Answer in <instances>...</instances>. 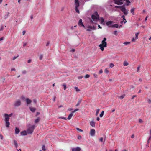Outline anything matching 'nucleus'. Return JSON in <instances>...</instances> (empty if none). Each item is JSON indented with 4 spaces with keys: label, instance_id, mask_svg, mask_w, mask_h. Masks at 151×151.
<instances>
[{
    "label": "nucleus",
    "instance_id": "nucleus-1",
    "mask_svg": "<svg viewBox=\"0 0 151 151\" xmlns=\"http://www.w3.org/2000/svg\"><path fill=\"white\" fill-rule=\"evenodd\" d=\"M126 1L127 4L126 5L128 6L129 5V4L130 3L129 0H114L115 3L118 5H121L123 4L124 1Z\"/></svg>",
    "mask_w": 151,
    "mask_h": 151
},
{
    "label": "nucleus",
    "instance_id": "nucleus-2",
    "mask_svg": "<svg viewBox=\"0 0 151 151\" xmlns=\"http://www.w3.org/2000/svg\"><path fill=\"white\" fill-rule=\"evenodd\" d=\"M106 38H104L103 40L102 41L101 44L99 45V47H100V49H101L102 51L104 50V47H106L107 46V43L106 42Z\"/></svg>",
    "mask_w": 151,
    "mask_h": 151
},
{
    "label": "nucleus",
    "instance_id": "nucleus-3",
    "mask_svg": "<svg viewBox=\"0 0 151 151\" xmlns=\"http://www.w3.org/2000/svg\"><path fill=\"white\" fill-rule=\"evenodd\" d=\"M115 7L120 8L121 10L123 12V13L125 15H127L128 14V10H127L125 7L123 6H115Z\"/></svg>",
    "mask_w": 151,
    "mask_h": 151
},
{
    "label": "nucleus",
    "instance_id": "nucleus-4",
    "mask_svg": "<svg viewBox=\"0 0 151 151\" xmlns=\"http://www.w3.org/2000/svg\"><path fill=\"white\" fill-rule=\"evenodd\" d=\"M91 18L94 21H97L99 20V16L97 12H94V14L92 15Z\"/></svg>",
    "mask_w": 151,
    "mask_h": 151
},
{
    "label": "nucleus",
    "instance_id": "nucleus-5",
    "mask_svg": "<svg viewBox=\"0 0 151 151\" xmlns=\"http://www.w3.org/2000/svg\"><path fill=\"white\" fill-rule=\"evenodd\" d=\"M74 4L75 5V10L76 12L78 13H79L80 12L78 8L80 6L79 0H75Z\"/></svg>",
    "mask_w": 151,
    "mask_h": 151
},
{
    "label": "nucleus",
    "instance_id": "nucleus-6",
    "mask_svg": "<svg viewBox=\"0 0 151 151\" xmlns=\"http://www.w3.org/2000/svg\"><path fill=\"white\" fill-rule=\"evenodd\" d=\"M35 126L32 125V126L29 127L27 130V132L28 134H32L34 130Z\"/></svg>",
    "mask_w": 151,
    "mask_h": 151
},
{
    "label": "nucleus",
    "instance_id": "nucleus-7",
    "mask_svg": "<svg viewBox=\"0 0 151 151\" xmlns=\"http://www.w3.org/2000/svg\"><path fill=\"white\" fill-rule=\"evenodd\" d=\"M88 29H86L87 31H91L92 30H95L96 29V27L93 25V26L88 25L87 27Z\"/></svg>",
    "mask_w": 151,
    "mask_h": 151
},
{
    "label": "nucleus",
    "instance_id": "nucleus-8",
    "mask_svg": "<svg viewBox=\"0 0 151 151\" xmlns=\"http://www.w3.org/2000/svg\"><path fill=\"white\" fill-rule=\"evenodd\" d=\"M21 104V101L19 99L17 100L16 101L14 105L15 107H18Z\"/></svg>",
    "mask_w": 151,
    "mask_h": 151
},
{
    "label": "nucleus",
    "instance_id": "nucleus-9",
    "mask_svg": "<svg viewBox=\"0 0 151 151\" xmlns=\"http://www.w3.org/2000/svg\"><path fill=\"white\" fill-rule=\"evenodd\" d=\"M78 24L79 26L81 27H83L84 29H86V27L85 26L83 25L82 19H81L79 20Z\"/></svg>",
    "mask_w": 151,
    "mask_h": 151
},
{
    "label": "nucleus",
    "instance_id": "nucleus-10",
    "mask_svg": "<svg viewBox=\"0 0 151 151\" xmlns=\"http://www.w3.org/2000/svg\"><path fill=\"white\" fill-rule=\"evenodd\" d=\"M95 133V131L94 129H91L90 132L89 134L91 136H93Z\"/></svg>",
    "mask_w": 151,
    "mask_h": 151
},
{
    "label": "nucleus",
    "instance_id": "nucleus-11",
    "mask_svg": "<svg viewBox=\"0 0 151 151\" xmlns=\"http://www.w3.org/2000/svg\"><path fill=\"white\" fill-rule=\"evenodd\" d=\"M81 148L79 147H77L76 148H73L72 149V151H80Z\"/></svg>",
    "mask_w": 151,
    "mask_h": 151
},
{
    "label": "nucleus",
    "instance_id": "nucleus-12",
    "mask_svg": "<svg viewBox=\"0 0 151 151\" xmlns=\"http://www.w3.org/2000/svg\"><path fill=\"white\" fill-rule=\"evenodd\" d=\"M25 100L26 103L27 104H30L32 102V101L28 98L26 99Z\"/></svg>",
    "mask_w": 151,
    "mask_h": 151
},
{
    "label": "nucleus",
    "instance_id": "nucleus-13",
    "mask_svg": "<svg viewBox=\"0 0 151 151\" xmlns=\"http://www.w3.org/2000/svg\"><path fill=\"white\" fill-rule=\"evenodd\" d=\"M113 23V22L112 21H109L107 22L106 23V25L108 26H109L110 25L112 24Z\"/></svg>",
    "mask_w": 151,
    "mask_h": 151
},
{
    "label": "nucleus",
    "instance_id": "nucleus-14",
    "mask_svg": "<svg viewBox=\"0 0 151 151\" xmlns=\"http://www.w3.org/2000/svg\"><path fill=\"white\" fill-rule=\"evenodd\" d=\"M90 125L91 126L93 127H94L95 126V122H94L91 121L90 122Z\"/></svg>",
    "mask_w": 151,
    "mask_h": 151
},
{
    "label": "nucleus",
    "instance_id": "nucleus-15",
    "mask_svg": "<svg viewBox=\"0 0 151 151\" xmlns=\"http://www.w3.org/2000/svg\"><path fill=\"white\" fill-rule=\"evenodd\" d=\"M73 115V113L72 112L71 114H70L68 116V117L67 118V119L68 120H70L71 118H72V116Z\"/></svg>",
    "mask_w": 151,
    "mask_h": 151
},
{
    "label": "nucleus",
    "instance_id": "nucleus-16",
    "mask_svg": "<svg viewBox=\"0 0 151 151\" xmlns=\"http://www.w3.org/2000/svg\"><path fill=\"white\" fill-rule=\"evenodd\" d=\"M20 134L22 135H26L27 134V132L25 131L21 132H20Z\"/></svg>",
    "mask_w": 151,
    "mask_h": 151
},
{
    "label": "nucleus",
    "instance_id": "nucleus-17",
    "mask_svg": "<svg viewBox=\"0 0 151 151\" xmlns=\"http://www.w3.org/2000/svg\"><path fill=\"white\" fill-rule=\"evenodd\" d=\"M109 27H111L112 28L115 27L117 28L119 27V25L117 24H115L111 26H109Z\"/></svg>",
    "mask_w": 151,
    "mask_h": 151
},
{
    "label": "nucleus",
    "instance_id": "nucleus-18",
    "mask_svg": "<svg viewBox=\"0 0 151 151\" xmlns=\"http://www.w3.org/2000/svg\"><path fill=\"white\" fill-rule=\"evenodd\" d=\"M81 102V99H79L78 100V102L77 104L76 105V106H78L80 104Z\"/></svg>",
    "mask_w": 151,
    "mask_h": 151
},
{
    "label": "nucleus",
    "instance_id": "nucleus-19",
    "mask_svg": "<svg viewBox=\"0 0 151 151\" xmlns=\"http://www.w3.org/2000/svg\"><path fill=\"white\" fill-rule=\"evenodd\" d=\"M20 132V130L19 129L16 127L15 129V133L16 134H18Z\"/></svg>",
    "mask_w": 151,
    "mask_h": 151
},
{
    "label": "nucleus",
    "instance_id": "nucleus-20",
    "mask_svg": "<svg viewBox=\"0 0 151 151\" xmlns=\"http://www.w3.org/2000/svg\"><path fill=\"white\" fill-rule=\"evenodd\" d=\"M5 125L6 127H9L10 125V123L9 121H6Z\"/></svg>",
    "mask_w": 151,
    "mask_h": 151
},
{
    "label": "nucleus",
    "instance_id": "nucleus-21",
    "mask_svg": "<svg viewBox=\"0 0 151 151\" xmlns=\"http://www.w3.org/2000/svg\"><path fill=\"white\" fill-rule=\"evenodd\" d=\"M30 109L31 111L34 112L36 110V109L33 107H30Z\"/></svg>",
    "mask_w": 151,
    "mask_h": 151
},
{
    "label": "nucleus",
    "instance_id": "nucleus-22",
    "mask_svg": "<svg viewBox=\"0 0 151 151\" xmlns=\"http://www.w3.org/2000/svg\"><path fill=\"white\" fill-rule=\"evenodd\" d=\"M134 9H135V8H133L131 9V10H130L131 13L133 15L135 14L134 13Z\"/></svg>",
    "mask_w": 151,
    "mask_h": 151
},
{
    "label": "nucleus",
    "instance_id": "nucleus-23",
    "mask_svg": "<svg viewBox=\"0 0 151 151\" xmlns=\"http://www.w3.org/2000/svg\"><path fill=\"white\" fill-rule=\"evenodd\" d=\"M5 121H9V117L8 116H5Z\"/></svg>",
    "mask_w": 151,
    "mask_h": 151
},
{
    "label": "nucleus",
    "instance_id": "nucleus-24",
    "mask_svg": "<svg viewBox=\"0 0 151 151\" xmlns=\"http://www.w3.org/2000/svg\"><path fill=\"white\" fill-rule=\"evenodd\" d=\"M14 142L16 148H17L18 147V145L17 143V141L16 140H14Z\"/></svg>",
    "mask_w": 151,
    "mask_h": 151
},
{
    "label": "nucleus",
    "instance_id": "nucleus-25",
    "mask_svg": "<svg viewBox=\"0 0 151 151\" xmlns=\"http://www.w3.org/2000/svg\"><path fill=\"white\" fill-rule=\"evenodd\" d=\"M139 34V32L135 33V36H136V37H135L136 39H137L138 38V36Z\"/></svg>",
    "mask_w": 151,
    "mask_h": 151
},
{
    "label": "nucleus",
    "instance_id": "nucleus-26",
    "mask_svg": "<svg viewBox=\"0 0 151 151\" xmlns=\"http://www.w3.org/2000/svg\"><path fill=\"white\" fill-rule=\"evenodd\" d=\"M104 111H103L101 112V113L100 114L99 116L100 117H102L104 114Z\"/></svg>",
    "mask_w": 151,
    "mask_h": 151
},
{
    "label": "nucleus",
    "instance_id": "nucleus-27",
    "mask_svg": "<svg viewBox=\"0 0 151 151\" xmlns=\"http://www.w3.org/2000/svg\"><path fill=\"white\" fill-rule=\"evenodd\" d=\"M12 115V114L11 113L9 115H8L7 114H4V116H8L9 117H11Z\"/></svg>",
    "mask_w": 151,
    "mask_h": 151
},
{
    "label": "nucleus",
    "instance_id": "nucleus-28",
    "mask_svg": "<svg viewBox=\"0 0 151 151\" xmlns=\"http://www.w3.org/2000/svg\"><path fill=\"white\" fill-rule=\"evenodd\" d=\"M99 111H100V109H97V110L96 111V116L98 115Z\"/></svg>",
    "mask_w": 151,
    "mask_h": 151
},
{
    "label": "nucleus",
    "instance_id": "nucleus-29",
    "mask_svg": "<svg viewBox=\"0 0 151 151\" xmlns=\"http://www.w3.org/2000/svg\"><path fill=\"white\" fill-rule=\"evenodd\" d=\"M123 65L124 66H127L128 65L129 63L127 62H124L123 63Z\"/></svg>",
    "mask_w": 151,
    "mask_h": 151
},
{
    "label": "nucleus",
    "instance_id": "nucleus-30",
    "mask_svg": "<svg viewBox=\"0 0 151 151\" xmlns=\"http://www.w3.org/2000/svg\"><path fill=\"white\" fill-rule=\"evenodd\" d=\"M101 23H102L104 22V19L103 18L101 17Z\"/></svg>",
    "mask_w": 151,
    "mask_h": 151
},
{
    "label": "nucleus",
    "instance_id": "nucleus-31",
    "mask_svg": "<svg viewBox=\"0 0 151 151\" xmlns=\"http://www.w3.org/2000/svg\"><path fill=\"white\" fill-rule=\"evenodd\" d=\"M63 86L64 90H65L66 89V85L65 83H63Z\"/></svg>",
    "mask_w": 151,
    "mask_h": 151
},
{
    "label": "nucleus",
    "instance_id": "nucleus-32",
    "mask_svg": "<svg viewBox=\"0 0 151 151\" xmlns=\"http://www.w3.org/2000/svg\"><path fill=\"white\" fill-rule=\"evenodd\" d=\"M125 96V95H121L120 96H119V98H120V99H123L124 97Z\"/></svg>",
    "mask_w": 151,
    "mask_h": 151
},
{
    "label": "nucleus",
    "instance_id": "nucleus-33",
    "mask_svg": "<svg viewBox=\"0 0 151 151\" xmlns=\"http://www.w3.org/2000/svg\"><path fill=\"white\" fill-rule=\"evenodd\" d=\"M39 120H39V118H37V119H35V123H38L39 122Z\"/></svg>",
    "mask_w": 151,
    "mask_h": 151
},
{
    "label": "nucleus",
    "instance_id": "nucleus-34",
    "mask_svg": "<svg viewBox=\"0 0 151 151\" xmlns=\"http://www.w3.org/2000/svg\"><path fill=\"white\" fill-rule=\"evenodd\" d=\"M76 129L78 131H79L80 132H83V131L82 130L78 128H76Z\"/></svg>",
    "mask_w": 151,
    "mask_h": 151
},
{
    "label": "nucleus",
    "instance_id": "nucleus-35",
    "mask_svg": "<svg viewBox=\"0 0 151 151\" xmlns=\"http://www.w3.org/2000/svg\"><path fill=\"white\" fill-rule=\"evenodd\" d=\"M90 77V75L88 74L86 75L84 77L85 78H87Z\"/></svg>",
    "mask_w": 151,
    "mask_h": 151
},
{
    "label": "nucleus",
    "instance_id": "nucleus-36",
    "mask_svg": "<svg viewBox=\"0 0 151 151\" xmlns=\"http://www.w3.org/2000/svg\"><path fill=\"white\" fill-rule=\"evenodd\" d=\"M75 89L76 91H80V90L78 88V87H75Z\"/></svg>",
    "mask_w": 151,
    "mask_h": 151
},
{
    "label": "nucleus",
    "instance_id": "nucleus-37",
    "mask_svg": "<svg viewBox=\"0 0 151 151\" xmlns=\"http://www.w3.org/2000/svg\"><path fill=\"white\" fill-rule=\"evenodd\" d=\"M43 56L42 54H41L40 55L39 58V59L40 60H41L43 58Z\"/></svg>",
    "mask_w": 151,
    "mask_h": 151
},
{
    "label": "nucleus",
    "instance_id": "nucleus-38",
    "mask_svg": "<svg viewBox=\"0 0 151 151\" xmlns=\"http://www.w3.org/2000/svg\"><path fill=\"white\" fill-rule=\"evenodd\" d=\"M130 42H125L124 43V44L125 45H127L128 44H129Z\"/></svg>",
    "mask_w": 151,
    "mask_h": 151
},
{
    "label": "nucleus",
    "instance_id": "nucleus-39",
    "mask_svg": "<svg viewBox=\"0 0 151 151\" xmlns=\"http://www.w3.org/2000/svg\"><path fill=\"white\" fill-rule=\"evenodd\" d=\"M136 39L135 38H132V42H134L135 41V40Z\"/></svg>",
    "mask_w": 151,
    "mask_h": 151
},
{
    "label": "nucleus",
    "instance_id": "nucleus-40",
    "mask_svg": "<svg viewBox=\"0 0 151 151\" xmlns=\"http://www.w3.org/2000/svg\"><path fill=\"white\" fill-rule=\"evenodd\" d=\"M19 55H17V56H14L13 57V60H15L16 58H17V57H19Z\"/></svg>",
    "mask_w": 151,
    "mask_h": 151
},
{
    "label": "nucleus",
    "instance_id": "nucleus-41",
    "mask_svg": "<svg viewBox=\"0 0 151 151\" xmlns=\"http://www.w3.org/2000/svg\"><path fill=\"white\" fill-rule=\"evenodd\" d=\"M4 29V27L3 25L1 26V28L0 29V31H2Z\"/></svg>",
    "mask_w": 151,
    "mask_h": 151
},
{
    "label": "nucleus",
    "instance_id": "nucleus-42",
    "mask_svg": "<svg viewBox=\"0 0 151 151\" xmlns=\"http://www.w3.org/2000/svg\"><path fill=\"white\" fill-rule=\"evenodd\" d=\"M42 149L43 150H45V145H43L42 147Z\"/></svg>",
    "mask_w": 151,
    "mask_h": 151
},
{
    "label": "nucleus",
    "instance_id": "nucleus-43",
    "mask_svg": "<svg viewBox=\"0 0 151 151\" xmlns=\"http://www.w3.org/2000/svg\"><path fill=\"white\" fill-rule=\"evenodd\" d=\"M103 137H101L99 139V141H100V142H102L103 141Z\"/></svg>",
    "mask_w": 151,
    "mask_h": 151
},
{
    "label": "nucleus",
    "instance_id": "nucleus-44",
    "mask_svg": "<svg viewBox=\"0 0 151 151\" xmlns=\"http://www.w3.org/2000/svg\"><path fill=\"white\" fill-rule=\"evenodd\" d=\"M117 31H114V34L116 35H117Z\"/></svg>",
    "mask_w": 151,
    "mask_h": 151
},
{
    "label": "nucleus",
    "instance_id": "nucleus-45",
    "mask_svg": "<svg viewBox=\"0 0 151 151\" xmlns=\"http://www.w3.org/2000/svg\"><path fill=\"white\" fill-rule=\"evenodd\" d=\"M83 77V76H78V78L79 79H81Z\"/></svg>",
    "mask_w": 151,
    "mask_h": 151
},
{
    "label": "nucleus",
    "instance_id": "nucleus-46",
    "mask_svg": "<svg viewBox=\"0 0 151 151\" xmlns=\"http://www.w3.org/2000/svg\"><path fill=\"white\" fill-rule=\"evenodd\" d=\"M21 98L22 100H24L25 99V97L24 96L22 95L21 96Z\"/></svg>",
    "mask_w": 151,
    "mask_h": 151
},
{
    "label": "nucleus",
    "instance_id": "nucleus-47",
    "mask_svg": "<svg viewBox=\"0 0 151 151\" xmlns=\"http://www.w3.org/2000/svg\"><path fill=\"white\" fill-rule=\"evenodd\" d=\"M79 109H75L73 111H72V112L73 113H74L75 112L78 111Z\"/></svg>",
    "mask_w": 151,
    "mask_h": 151
},
{
    "label": "nucleus",
    "instance_id": "nucleus-48",
    "mask_svg": "<svg viewBox=\"0 0 151 151\" xmlns=\"http://www.w3.org/2000/svg\"><path fill=\"white\" fill-rule=\"evenodd\" d=\"M114 65L112 63H110V67L111 68L113 67L114 66Z\"/></svg>",
    "mask_w": 151,
    "mask_h": 151
},
{
    "label": "nucleus",
    "instance_id": "nucleus-49",
    "mask_svg": "<svg viewBox=\"0 0 151 151\" xmlns=\"http://www.w3.org/2000/svg\"><path fill=\"white\" fill-rule=\"evenodd\" d=\"M27 73V72L26 70H23L22 71V73L23 74H25Z\"/></svg>",
    "mask_w": 151,
    "mask_h": 151
},
{
    "label": "nucleus",
    "instance_id": "nucleus-50",
    "mask_svg": "<svg viewBox=\"0 0 151 151\" xmlns=\"http://www.w3.org/2000/svg\"><path fill=\"white\" fill-rule=\"evenodd\" d=\"M139 68H140V67L139 66L137 68V72H139Z\"/></svg>",
    "mask_w": 151,
    "mask_h": 151
},
{
    "label": "nucleus",
    "instance_id": "nucleus-51",
    "mask_svg": "<svg viewBox=\"0 0 151 151\" xmlns=\"http://www.w3.org/2000/svg\"><path fill=\"white\" fill-rule=\"evenodd\" d=\"M103 70H102L101 69L100 70L99 73V74H101L103 73Z\"/></svg>",
    "mask_w": 151,
    "mask_h": 151
},
{
    "label": "nucleus",
    "instance_id": "nucleus-52",
    "mask_svg": "<svg viewBox=\"0 0 151 151\" xmlns=\"http://www.w3.org/2000/svg\"><path fill=\"white\" fill-rule=\"evenodd\" d=\"M104 71L105 73H109V71L108 70L106 69H105V70H104Z\"/></svg>",
    "mask_w": 151,
    "mask_h": 151
},
{
    "label": "nucleus",
    "instance_id": "nucleus-53",
    "mask_svg": "<svg viewBox=\"0 0 151 151\" xmlns=\"http://www.w3.org/2000/svg\"><path fill=\"white\" fill-rule=\"evenodd\" d=\"M49 44H50V42H49V41H48V42H47V44H46V46H48V45H49Z\"/></svg>",
    "mask_w": 151,
    "mask_h": 151
},
{
    "label": "nucleus",
    "instance_id": "nucleus-54",
    "mask_svg": "<svg viewBox=\"0 0 151 151\" xmlns=\"http://www.w3.org/2000/svg\"><path fill=\"white\" fill-rule=\"evenodd\" d=\"M121 18L123 19V20H125V16L124 15H122L121 17Z\"/></svg>",
    "mask_w": 151,
    "mask_h": 151
},
{
    "label": "nucleus",
    "instance_id": "nucleus-55",
    "mask_svg": "<svg viewBox=\"0 0 151 151\" xmlns=\"http://www.w3.org/2000/svg\"><path fill=\"white\" fill-rule=\"evenodd\" d=\"M136 97V95H133V96H132L131 99H133L134 98V97Z\"/></svg>",
    "mask_w": 151,
    "mask_h": 151
},
{
    "label": "nucleus",
    "instance_id": "nucleus-56",
    "mask_svg": "<svg viewBox=\"0 0 151 151\" xmlns=\"http://www.w3.org/2000/svg\"><path fill=\"white\" fill-rule=\"evenodd\" d=\"M82 138V137L81 136H79L78 137V139H81Z\"/></svg>",
    "mask_w": 151,
    "mask_h": 151
},
{
    "label": "nucleus",
    "instance_id": "nucleus-57",
    "mask_svg": "<svg viewBox=\"0 0 151 151\" xmlns=\"http://www.w3.org/2000/svg\"><path fill=\"white\" fill-rule=\"evenodd\" d=\"M26 33V31L24 30L22 32V34L23 35H24Z\"/></svg>",
    "mask_w": 151,
    "mask_h": 151
},
{
    "label": "nucleus",
    "instance_id": "nucleus-58",
    "mask_svg": "<svg viewBox=\"0 0 151 151\" xmlns=\"http://www.w3.org/2000/svg\"><path fill=\"white\" fill-rule=\"evenodd\" d=\"M148 102L150 104L151 103V100L150 99H149L148 100Z\"/></svg>",
    "mask_w": 151,
    "mask_h": 151
},
{
    "label": "nucleus",
    "instance_id": "nucleus-59",
    "mask_svg": "<svg viewBox=\"0 0 151 151\" xmlns=\"http://www.w3.org/2000/svg\"><path fill=\"white\" fill-rule=\"evenodd\" d=\"M139 122L141 123H142L143 122V121L141 119H139Z\"/></svg>",
    "mask_w": 151,
    "mask_h": 151
},
{
    "label": "nucleus",
    "instance_id": "nucleus-60",
    "mask_svg": "<svg viewBox=\"0 0 151 151\" xmlns=\"http://www.w3.org/2000/svg\"><path fill=\"white\" fill-rule=\"evenodd\" d=\"M134 134H132L131 136V138H134Z\"/></svg>",
    "mask_w": 151,
    "mask_h": 151
},
{
    "label": "nucleus",
    "instance_id": "nucleus-61",
    "mask_svg": "<svg viewBox=\"0 0 151 151\" xmlns=\"http://www.w3.org/2000/svg\"><path fill=\"white\" fill-rule=\"evenodd\" d=\"M30 19H31L32 20L33 18V15H31L30 17Z\"/></svg>",
    "mask_w": 151,
    "mask_h": 151
},
{
    "label": "nucleus",
    "instance_id": "nucleus-62",
    "mask_svg": "<svg viewBox=\"0 0 151 151\" xmlns=\"http://www.w3.org/2000/svg\"><path fill=\"white\" fill-rule=\"evenodd\" d=\"M93 75L95 78L97 77V75L96 74H93Z\"/></svg>",
    "mask_w": 151,
    "mask_h": 151
},
{
    "label": "nucleus",
    "instance_id": "nucleus-63",
    "mask_svg": "<svg viewBox=\"0 0 151 151\" xmlns=\"http://www.w3.org/2000/svg\"><path fill=\"white\" fill-rule=\"evenodd\" d=\"M31 62V60H28L27 62L28 63H30Z\"/></svg>",
    "mask_w": 151,
    "mask_h": 151
},
{
    "label": "nucleus",
    "instance_id": "nucleus-64",
    "mask_svg": "<svg viewBox=\"0 0 151 151\" xmlns=\"http://www.w3.org/2000/svg\"><path fill=\"white\" fill-rule=\"evenodd\" d=\"M71 51L73 52H74L75 51V50L73 49L71 50Z\"/></svg>",
    "mask_w": 151,
    "mask_h": 151
}]
</instances>
